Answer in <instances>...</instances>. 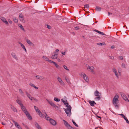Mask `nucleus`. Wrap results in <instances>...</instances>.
I'll return each mask as SVG.
<instances>
[{
	"instance_id": "c85d7f7f",
	"label": "nucleus",
	"mask_w": 129,
	"mask_h": 129,
	"mask_svg": "<svg viewBox=\"0 0 129 129\" xmlns=\"http://www.w3.org/2000/svg\"><path fill=\"white\" fill-rule=\"evenodd\" d=\"M26 94L27 96L29 98V99H30V98H31V96L30 94L28 93L27 92H26Z\"/></svg>"
},
{
	"instance_id": "37998d69",
	"label": "nucleus",
	"mask_w": 129,
	"mask_h": 129,
	"mask_svg": "<svg viewBox=\"0 0 129 129\" xmlns=\"http://www.w3.org/2000/svg\"><path fill=\"white\" fill-rule=\"evenodd\" d=\"M63 67L65 69H66V70H67V71H69V69H68L67 68V67L65 65H64L63 66Z\"/></svg>"
},
{
	"instance_id": "cd10ccee",
	"label": "nucleus",
	"mask_w": 129,
	"mask_h": 129,
	"mask_svg": "<svg viewBox=\"0 0 129 129\" xmlns=\"http://www.w3.org/2000/svg\"><path fill=\"white\" fill-rule=\"evenodd\" d=\"M54 64L56 67V68L57 69H60V67L55 62V63Z\"/></svg>"
},
{
	"instance_id": "ea45409f",
	"label": "nucleus",
	"mask_w": 129,
	"mask_h": 129,
	"mask_svg": "<svg viewBox=\"0 0 129 129\" xmlns=\"http://www.w3.org/2000/svg\"><path fill=\"white\" fill-rule=\"evenodd\" d=\"M72 121L73 123V124L75 125V126H77V127H78V125H77L76 122L74 121L73 120H72Z\"/></svg>"
},
{
	"instance_id": "20e7f679",
	"label": "nucleus",
	"mask_w": 129,
	"mask_h": 129,
	"mask_svg": "<svg viewBox=\"0 0 129 129\" xmlns=\"http://www.w3.org/2000/svg\"><path fill=\"white\" fill-rule=\"evenodd\" d=\"M118 95H115L113 100V104H117L116 101H118Z\"/></svg>"
},
{
	"instance_id": "6ab92c4d",
	"label": "nucleus",
	"mask_w": 129,
	"mask_h": 129,
	"mask_svg": "<svg viewBox=\"0 0 129 129\" xmlns=\"http://www.w3.org/2000/svg\"><path fill=\"white\" fill-rule=\"evenodd\" d=\"M88 68L87 67V69H89L91 71V72H93V70L94 69V68L92 66H89L88 65Z\"/></svg>"
},
{
	"instance_id": "a18cd8bd",
	"label": "nucleus",
	"mask_w": 129,
	"mask_h": 129,
	"mask_svg": "<svg viewBox=\"0 0 129 129\" xmlns=\"http://www.w3.org/2000/svg\"><path fill=\"white\" fill-rule=\"evenodd\" d=\"M48 61L51 63H53V64H54L55 63V62H54L52 60H49Z\"/></svg>"
},
{
	"instance_id": "39448f33",
	"label": "nucleus",
	"mask_w": 129,
	"mask_h": 129,
	"mask_svg": "<svg viewBox=\"0 0 129 129\" xmlns=\"http://www.w3.org/2000/svg\"><path fill=\"white\" fill-rule=\"evenodd\" d=\"M58 81L60 83V84L62 86H64L65 85V84L61 80V79L60 77H58L57 78Z\"/></svg>"
},
{
	"instance_id": "6e6d98bb",
	"label": "nucleus",
	"mask_w": 129,
	"mask_h": 129,
	"mask_svg": "<svg viewBox=\"0 0 129 129\" xmlns=\"http://www.w3.org/2000/svg\"><path fill=\"white\" fill-rule=\"evenodd\" d=\"M100 34L101 35H106L105 34H104V33H103V32H101V31L100 32Z\"/></svg>"
},
{
	"instance_id": "bf43d9fd",
	"label": "nucleus",
	"mask_w": 129,
	"mask_h": 129,
	"mask_svg": "<svg viewBox=\"0 0 129 129\" xmlns=\"http://www.w3.org/2000/svg\"><path fill=\"white\" fill-rule=\"evenodd\" d=\"M25 126L26 129H30L27 125H25Z\"/></svg>"
},
{
	"instance_id": "473e14b6",
	"label": "nucleus",
	"mask_w": 129,
	"mask_h": 129,
	"mask_svg": "<svg viewBox=\"0 0 129 129\" xmlns=\"http://www.w3.org/2000/svg\"><path fill=\"white\" fill-rule=\"evenodd\" d=\"M43 58L44 59L47 61H48L49 60V59L46 56H43Z\"/></svg>"
},
{
	"instance_id": "e2e57ef3",
	"label": "nucleus",
	"mask_w": 129,
	"mask_h": 129,
	"mask_svg": "<svg viewBox=\"0 0 129 129\" xmlns=\"http://www.w3.org/2000/svg\"><path fill=\"white\" fill-rule=\"evenodd\" d=\"M61 54H63V55H65L66 54V52H62Z\"/></svg>"
},
{
	"instance_id": "4be33fe9",
	"label": "nucleus",
	"mask_w": 129,
	"mask_h": 129,
	"mask_svg": "<svg viewBox=\"0 0 129 129\" xmlns=\"http://www.w3.org/2000/svg\"><path fill=\"white\" fill-rule=\"evenodd\" d=\"M26 42L29 45H34V44H33V43H32L28 39H26Z\"/></svg>"
},
{
	"instance_id": "a878e982",
	"label": "nucleus",
	"mask_w": 129,
	"mask_h": 129,
	"mask_svg": "<svg viewBox=\"0 0 129 129\" xmlns=\"http://www.w3.org/2000/svg\"><path fill=\"white\" fill-rule=\"evenodd\" d=\"M95 9L97 11H100L101 10V8L98 6H97L96 7Z\"/></svg>"
},
{
	"instance_id": "1a4fd4ad",
	"label": "nucleus",
	"mask_w": 129,
	"mask_h": 129,
	"mask_svg": "<svg viewBox=\"0 0 129 129\" xmlns=\"http://www.w3.org/2000/svg\"><path fill=\"white\" fill-rule=\"evenodd\" d=\"M83 77L84 80L86 82H88L89 81V79L88 77L86 75L84 74L83 76Z\"/></svg>"
},
{
	"instance_id": "69168bd1",
	"label": "nucleus",
	"mask_w": 129,
	"mask_h": 129,
	"mask_svg": "<svg viewBox=\"0 0 129 129\" xmlns=\"http://www.w3.org/2000/svg\"><path fill=\"white\" fill-rule=\"evenodd\" d=\"M112 13L109 12H108V16H109L110 15H112Z\"/></svg>"
},
{
	"instance_id": "603ef678",
	"label": "nucleus",
	"mask_w": 129,
	"mask_h": 129,
	"mask_svg": "<svg viewBox=\"0 0 129 129\" xmlns=\"http://www.w3.org/2000/svg\"><path fill=\"white\" fill-rule=\"evenodd\" d=\"M94 31H95L96 32H97L98 33H99L100 34V32L101 31H99L98 30H96V29H95Z\"/></svg>"
},
{
	"instance_id": "79ce46f5",
	"label": "nucleus",
	"mask_w": 129,
	"mask_h": 129,
	"mask_svg": "<svg viewBox=\"0 0 129 129\" xmlns=\"http://www.w3.org/2000/svg\"><path fill=\"white\" fill-rule=\"evenodd\" d=\"M20 20L22 22H25V20L23 19V17H22V18H19Z\"/></svg>"
},
{
	"instance_id": "8fccbe9b",
	"label": "nucleus",
	"mask_w": 129,
	"mask_h": 129,
	"mask_svg": "<svg viewBox=\"0 0 129 129\" xmlns=\"http://www.w3.org/2000/svg\"><path fill=\"white\" fill-rule=\"evenodd\" d=\"M119 58L121 60H122L123 59V56H119Z\"/></svg>"
},
{
	"instance_id": "412c9836",
	"label": "nucleus",
	"mask_w": 129,
	"mask_h": 129,
	"mask_svg": "<svg viewBox=\"0 0 129 129\" xmlns=\"http://www.w3.org/2000/svg\"><path fill=\"white\" fill-rule=\"evenodd\" d=\"M10 107L11 108L12 110L14 112H17V110L12 105H10Z\"/></svg>"
},
{
	"instance_id": "f3484780",
	"label": "nucleus",
	"mask_w": 129,
	"mask_h": 129,
	"mask_svg": "<svg viewBox=\"0 0 129 129\" xmlns=\"http://www.w3.org/2000/svg\"><path fill=\"white\" fill-rule=\"evenodd\" d=\"M11 54L12 56V57H13L15 59L17 60H18V58L17 57V56L14 53H12Z\"/></svg>"
},
{
	"instance_id": "f257e3e1",
	"label": "nucleus",
	"mask_w": 129,
	"mask_h": 129,
	"mask_svg": "<svg viewBox=\"0 0 129 129\" xmlns=\"http://www.w3.org/2000/svg\"><path fill=\"white\" fill-rule=\"evenodd\" d=\"M67 109H64L66 113L67 114L68 116H70L71 114V107L70 105L67 106Z\"/></svg>"
},
{
	"instance_id": "052dcab7",
	"label": "nucleus",
	"mask_w": 129,
	"mask_h": 129,
	"mask_svg": "<svg viewBox=\"0 0 129 129\" xmlns=\"http://www.w3.org/2000/svg\"><path fill=\"white\" fill-rule=\"evenodd\" d=\"M122 67L124 68H125V64L124 63H122Z\"/></svg>"
},
{
	"instance_id": "4468645a",
	"label": "nucleus",
	"mask_w": 129,
	"mask_h": 129,
	"mask_svg": "<svg viewBox=\"0 0 129 129\" xmlns=\"http://www.w3.org/2000/svg\"><path fill=\"white\" fill-rule=\"evenodd\" d=\"M44 116H45L46 119L48 120H49V121H50V119H51L48 116L47 114H46V113H44Z\"/></svg>"
},
{
	"instance_id": "a211bd4d",
	"label": "nucleus",
	"mask_w": 129,
	"mask_h": 129,
	"mask_svg": "<svg viewBox=\"0 0 129 129\" xmlns=\"http://www.w3.org/2000/svg\"><path fill=\"white\" fill-rule=\"evenodd\" d=\"M89 103L90 105L92 106H94V104H96V103L93 101H89Z\"/></svg>"
},
{
	"instance_id": "5701e85b",
	"label": "nucleus",
	"mask_w": 129,
	"mask_h": 129,
	"mask_svg": "<svg viewBox=\"0 0 129 129\" xmlns=\"http://www.w3.org/2000/svg\"><path fill=\"white\" fill-rule=\"evenodd\" d=\"M29 85L31 86L32 87L35 88L36 89H38V87H36L34 85L31 83H30L29 84Z\"/></svg>"
},
{
	"instance_id": "dca6fc26",
	"label": "nucleus",
	"mask_w": 129,
	"mask_h": 129,
	"mask_svg": "<svg viewBox=\"0 0 129 129\" xmlns=\"http://www.w3.org/2000/svg\"><path fill=\"white\" fill-rule=\"evenodd\" d=\"M20 107L22 110L23 111L24 113L27 111L25 107L23 105L21 106Z\"/></svg>"
},
{
	"instance_id": "f704fd0d",
	"label": "nucleus",
	"mask_w": 129,
	"mask_h": 129,
	"mask_svg": "<svg viewBox=\"0 0 129 129\" xmlns=\"http://www.w3.org/2000/svg\"><path fill=\"white\" fill-rule=\"evenodd\" d=\"M52 107H54L56 109L58 110L60 108H59V107H58L56 106L55 104L54 106H53Z\"/></svg>"
},
{
	"instance_id": "7c9ffc66",
	"label": "nucleus",
	"mask_w": 129,
	"mask_h": 129,
	"mask_svg": "<svg viewBox=\"0 0 129 129\" xmlns=\"http://www.w3.org/2000/svg\"><path fill=\"white\" fill-rule=\"evenodd\" d=\"M59 51V50L58 49H56L55 51L54 52V53H55V55H56V56H57L58 55V52Z\"/></svg>"
},
{
	"instance_id": "393cba45",
	"label": "nucleus",
	"mask_w": 129,
	"mask_h": 129,
	"mask_svg": "<svg viewBox=\"0 0 129 129\" xmlns=\"http://www.w3.org/2000/svg\"><path fill=\"white\" fill-rule=\"evenodd\" d=\"M38 114L40 117H44V114H43L40 111H39V113H38Z\"/></svg>"
},
{
	"instance_id": "0e129e2a",
	"label": "nucleus",
	"mask_w": 129,
	"mask_h": 129,
	"mask_svg": "<svg viewBox=\"0 0 129 129\" xmlns=\"http://www.w3.org/2000/svg\"><path fill=\"white\" fill-rule=\"evenodd\" d=\"M111 48L112 49H114L115 48V46L114 45L112 46L111 47Z\"/></svg>"
},
{
	"instance_id": "f8f14e48",
	"label": "nucleus",
	"mask_w": 129,
	"mask_h": 129,
	"mask_svg": "<svg viewBox=\"0 0 129 129\" xmlns=\"http://www.w3.org/2000/svg\"><path fill=\"white\" fill-rule=\"evenodd\" d=\"M113 71L114 73V74L118 78L119 76L118 75V73L116 69L114 68H113Z\"/></svg>"
},
{
	"instance_id": "4d7b16f0",
	"label": "nucleus",
	"mask_w": 129,
	"mask_h": 129,
	"mask_svg": "<svg viewBox=\"0 0 129 129\" xmlns=\"http://www.w3.org/2000/svg\"><path fill=\"white\" fill-rule=\"evenodd\" d=\"M6 24H8V23L7 21L6 20L4 22Z\"/></svg>"
},
{
	"instance_id": "58836bf2",
	"label": "nucleus",
	"mask_w": 129,
	"mask_h": 129,
	"mask_svg": "<svg viewBox=\"0 0 129 129\" xmlns=\"http://www.w3.org/2000/svg\"><path fill=\"white\" fill-rule=\"evenodd\" d=\"M19 92L22 94V96H23V92L22 90L21 89H19Z\"/></svg>"
},
{
	"instance_id": "aec40b11",
	"label": "nucleus",
	"mask_w": 129,
	"mask_h": 129,
	"mask_svg": "<svg viewBox=\"0 0 129 129\" xmlns=\"http://www.w3.org/2000/svg\"><path fill=\"white\" fill-rule=\"evenodd\" d=\"M35 125L36 127L38 129H42V128L39 125L38 123L37 122H35Z\"/></svg>"
},
{
	"instance_id": "5fc2aeb1",
	"label": "nucleus",
	"mask_w": 129,
	"mask_h": 129,
	"mask_svg": "<svg viewBox=\"0 0 129 129\" xmlns=\"http://www.w3.org/2000/svg\"><path fill=\"white\" fill-rule=\"evenodd\" d=\"M47 28L49 29H50L51 28V26L49 25H47Z\"/></svg>"
},
{
	"instance_id": "09e8293b",
	"label": "nucleus",
	"mask_w": 129,
	"mask_h": 129,
	"mask_svg": "<svg viewBox=\"0 0 129 129\" xmlns=\"http://www.w3.org/2000/svg\"><path fill=\"white\" fill-rule=\"evenodd\" d=\"M67 101H66V102L65 103H64V104L65 105H66V106H67H67H68V105H69V104H68V103H67Z\"/></svg>"
},
{
	"instance_id": "3c124183",
	"label": "nucleus",
	"mask_w": 129,
	"mask_h": 129,
	"mask_svg": "<svg viewBox=\"0 0 129 129\" xmlns=\"http://www.w3.org/2000/svg\"><path fill=\"white\" fill-rule=\"evenodd\" d=\"M118 71L119 74H120L121 73V70L120 68L118 69Z\"/></svg>"
},
{
	"instance_id": "c756f323",
	"label": "nucleus",
	"mask_w": 129,
	"mask_h": 129,
	"mask_svg": "<svg viewBox=\"0 0 129 129\" xmlns=\"http://www.w3.org/2000/svg\"><path fill=\"white\" fill-rule=\"evenodd\" d=\"M97 44L98 45H100V46H102L103 45H105V43L103 42L102 43H97Z\"/></svg>"
},
{
	"instance_id": "774afa93",
	"label": "nucleus",
	"mask_w": 129,
	"mask_h": 129,
	"mask_svg": "<svg viewBox=\"0 0 129 129\" xmlns=\"http://www.w3.org/2000/svg\"><path fill=\"white\" fill-rule=\"evenodd\" d=\"M64 103L66 102V101L63 100L62 99L61 100Z\"/></svg>"
},
{
	"instance_id": "bb28decb",
	"label": "nucleus",
	"mask_w": 129,
	"mask_h": 129,
	"mask_svg": "<svg viewBox=\"0 0 129 129\" xmlns=\"http://www.w3.org/2000/svg\"><path fill=\"white\" fill-rule=\"evenodd\" d=\"M13 18L15 22L16 23L18 22V20L17 18L15 17H13Z\"/></svg>"
},
{
	"instance_id": "9b49d317",
	"label": "nucleus",
	"mask_w": 129,
	"mask_h": 129,
	"mask_svg": "<svg viewBox=\"0 0 129 129\" xmlns=\"http://www.w3.org/2000/svg\"><path fill=\"white\" fill-rule=\"evenodd\" d=\"M120 116H122L124 119L126 120V122L127 123H129V121L128 120V119H127V118L124 116V115H123V114H119Z\"/></svg>"
},
{
	"instance_id": "0eeeda50",
	"label": "nucleus",
	"mask_w": 129,
	"mask_h": 129,
	"mask_svg": "<svg viewBox=\"0 0 129 129\" xmlns=\"http://www.w3.org/2000/svg\"><path fill=\"white\" fill-rule=\"evenodd\" d=\"M13 121L14 124L15 125L16 127L19 129H22V128L20 127V125H19L17 122L14 120H13Z\"/></svg>"
},
{
	"instance_id": "c03bdc74",
	"label": "nucleus",
	"mask_w": 129,
	"mask_h": 129,
	"mask_svg": "<svg viewBox=\"0 0 129 129\" xmlns=\"http://www.w3.org/2000/svg\"><path fill=\"white\" fill-rule=\"evenodd\" d=\"M79 29V26H76L74 27V29L75 30H78Z\"/></svg>"
},
{
	"instance_id": "b1692460",
	"label": "nucleus",
	"mask_w": 129,
	"mask_h": 129,
	"mask_svg": "<svg viewBox=\"0 0 129 129\" xmlns=\"http://www.w3.org/2000/svg\"><path fill=\"white\" fill-rule=\"evenodd\" d=\"M16 102L19 105H20V106H21L23 104L21 103V101L19 100H16Z\"/></svg>"
},
{
	"instance_id": "ddd939ff",
	"label": "nucleus",
	"mask_w": 129,
	"mask_h": 129,
	"mask_svg": "<svg viewBox=\"0 0 129 129\" xmlns=\"http://www.w3.org/2000/svg\"><path fill=\"white\" fill-rule=\"evenodd\" d=\"M46 100L52 106H54V104L50 100L48 99H46Z\"/></svg>"
},
{
	"instance_id": "13d9d810",
	"label": "nucleus",
	"mask_w": 129,
	"mask_h": 129,
	"mask_svg": "<svg viewBox=\"0 0 129 129\" xmlns=\"http://www.w3.org/2000/svg\"><path fill=\"white\" fill-rule=\"evenodd\" d=\"M32 98H33V99L36 102H37L38 101V100L37 99L34 98L33 97H32Z\"/></svg>"
},
{
	"instance_id": "4c0bfd02",
	"label": "nucleus",
	"mask_w": 129,
	"mask_h": 129,
	"mask_svg": "<svg viewBox=\"0 0 129 129\" xmlns=\"http://www.w3.org/2000/svg\"><path fill=\"white\" fill-rule=\"evenodd\" d=\"M19 18H22L23 17V16L22 14L21 13H19Z\"/></svg>"
},
{
	"instance_id": "2f4dec72",
	"label": "nucleus",
	"mask_w": 129,
	"mask_h": 129,
	"mask_svg": "<svg viewBox=\"0 0 129 129\" xmlns=\"http://www.w3.org/2000/svg\"><path fill=\"white\" fill-rule=\"evenodd\" d=\"M57 57V56H56L54 54V55H52L51 56V58L52 59H56V57Z\"/></svg>"
},
{
	"instance_id": "6e6552de",
	"label": "nucleus",
	"mask_w": 129,
	"mask_h": 129,
	"mask_svg": "<svg viewBox=\"0 0 129 129\" xmlns=\"http://www.w3.org/2000/svg\"><path fill=\"white\" fill-rule=\"evenodd\" d=\"M121 95L122 97L124 100L126 101L129 102V100L128 99V98L123 93L121 94Z\"/></svg>"
},
{
	"instance_id": "7ed1b4c3",
	"label": "nucleus",
	"mask_w": 129,
	"mask_h": 129,
	"mask_svg": "<svg viewBox=\"0 0 129 129\" xmlns=\"http://www.w3.org/2000/svg\"><path fill=\"white\" fill-rule=\"evenodd\" d=\"M63 121L64 122V125L68 129H74L67 121L64 120H63Z\"/></svg>"
},
{
	"instance_id": "c9c22d12",
	"label": "nucleus",
	"mask_w": 129,
	"mask_h": 129,
	"mask_svg": "<svg viewBox=\"0 0 129 129\" xmlns=\"http://www.w3.org/2000/svg\"><path fill=\"white\" fill-rule=\"evenodd\" d=\"M89 6L88 4H87L84 5V8H88Z\"/></svg>"
},
{
	"instance_id": "f03ea898",
	"label": "nucleus",
	"mask_w": 129,
	"mask_h": 129,
	"mask_svg": "<svg viewBox=\"0 0 129 129\" xmlns=\"http://www.w3.org/2000/svg\"><path fill=\"white\" fill-rule=\"evenodd\" d=\"M100 93L98 90H96L94 92V95L95 96H97L95 98V100H99L101 98L100 97Z\"/></svg>"
},
{
	"instance_id": "9d476101",
	"label": "nucleus",
	"mask_w": 129,
	"mask_h": 129,
	"mask_svg": "<svg viewBox=\"0 0 129 129\" xmlns=\"http://www.w3.org/2000/svg\"><path fill=\"white\" fill-rule=\"evenodd\" d=\"M49 121L51 124L53 125H55L56 124V122L53 119H50V120Z\"/></svg>"
},
{
	"instance_id": "de8ad7c7",
	"label": "nucleus",
	"mask_w": 129,
	"mask_h": 129,
	"mask_svg": "<svg viewBox=\"0 0 129 129\" xmlns=\"http://www.w3.org/2000/svg\"><path fill=\"white\" fill-rule=\"evenodd\" d=\"M1 19L4 22L5 20H6V19L4 18V17H2L1 18Z\"/></svg>"
},
{
	"instance_id": "49530a36",
	"label": "nucleus",
	"mask_w": 129,
	"mask_h": 129,
	"mask_svg": "<svg viewBox=\"0 0 129 129\" xmlns=\"http://www.w3.org/2000/svg\"><path fill=\"white\" fill-rule=\"evenodd\" d=\"M56 57V59H57V60L58 62H60L61 61L60 59L59 58H58L57 57Z\"/></svg>"
},
{
	"instance_id": "680f3d73",
	"label": "nucleus",
	"mask_w": 129,
	"mask_h": 129,
	"mask_svg": "<svg viewBox=\"0 0 129 129\" xmlns=\"http://www.w3.org/2000/svg\"><path fill=\"white\" fill-rule=\"evenodd\" d=\"M8 21L10 23V24H12V22L9 19V20H8Z\"/></svg>"
},
{
	"instance_id": "a19ab883",
	"label": "nucleus",
	"mask_w": 129,
	"mask_h": 129,
	"mask_svg": "<svg viewBox=\"0 0 129 129\" xmlns=\"http://www.w3.org/2000/svg\"><path fill=\"white\" fill-rule=\"evenodd\" d=\"M19 26L20 27V28L22 30H24V29L23 28V26L21 24L19 25Z\"/></svg>"
},
{
	"instance_id": "423d86ee",
	"label": "nucleus",
	"mask_w": 129,
	"mask_h": 129,
	"mask_svg": "<svg viewBox=\"0 0 129 129\" xmlns=\"http://www.w3.org/2000/svg\"><path fill=\"white\" fill-rule=\"evenodd\" d=\"M24 113L26 115V116L30 120H31L32 119V117L30 116L29 113L28 111H27Z\"/></svg>"
},
{
	"instance_id": "72a5a7b5",
	"label": "nucleus",
	"mask_w": 129,
	"mask_h": 129,
	"mask_svg": "<svg viewBox=\"0 0 129 129\" xmlns=\"http://www.w3.org/2000/svg\"><path fill=\"white\" fill-rule=\"evenodd\" d=\"M54 100L56 102H59L60 101V99H58L56 97H55L54 98Z\"/></svg>"
},
{
	"instance_id": "2eb2a0df",
	"label": "nucleus",
	"mask_w": 129,
	"mask_h": 129,
	"mask_svg": "<svg viewBox=\"0 0 129 129\" xmlns=\"http://www.w3.org/2000/svg\"><path fill=\"white\" fill-rule=\"evenodd\" d=\"M36 77L37 79L41 80H43L44 79V77L39 75L36 76Z\"/></svg>"
},
{
	"instance_id": "338daca9",
	"label": "nucleus",
	"mask_w": 129,
	"mask_h": 129,
	"mask_svg": "<svg viewBox=\"0 0 129 129\" xmlns=\"http://www.w3.org/2000/svg\"><path fill=\"white\" fill-rule=\"evenodd\" d=\"M34 109H35V110H37V108H38L35 106L34 107Z\"/></svg>"
},
{
	"instance_id": "e433bc0d",
	"label": "nucleus",
	"mask_w": 129,
	"mask_h": 129,
	"mask_svg": "<svg viewBox=\"0 0 129 129\" xmlns=\"http://www.w3.org/2000/svg\"><path fill=\"white\" fill-rule=\"evenodd\" d=\"M18 43L19 44L21 45V46L22 48L23 49V48H24V47H25L21 43L19 42H18Z\"/></svg>"
},
{
	"instance_id": "864d4df0",
	"label": "nucleus",
	"mask_w": 129,
	"mask_h": 129,
	"mask_svg": "<svg viewBox=\"0 0 129 129\" xmlns=\"http://www.w3.org/2000/svg\"><path fill=\"white\" fill-rule=\"evenodd\" d=\"M36 112L38 113H39V111H40L38 108H37V110H36Z\"/></svg>"
}]
</instances>
